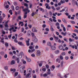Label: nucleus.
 Masks as SVG:
<instances>
[{"instance_id":"5701e85b","label":"nucleus","mask_w":78,"mask_h":78,"mask_svg":"<svg viewBox=\"0 0 78 78\" xmlns=\"http://www.w3.org/2000/svg\"><path fill=\"white\" fill-rule=\"evenodd\" d=\"M3 21V18L2 16H0V22H2Z\"/></svg>"},{"instance_id":"69168bd1","label":"nucleus","mask_w":78,"mask_h":78,"mask_svg":"<svg viewBox=\"0 0 78 78\" xmlns=\"http://www.w3.org/2000/svg\"><path fill=\"white\" fill-rule=\"evenodd\" d=\"M12 48L13 50H15V48H14V46H12Z\"/></svg>"},{"instance_id":"13d9d810","label":"nucleus","mask_w":78,"mask_h":78,"mask_svg":"<svg viewBox=\"0 0 78 78\" xmlns=\"http://www.w3.org/2000/svg\"><path fill=\"white\" fill-rule=\"evenodd\" d=\"M62 15V13H58L57 14L58 16H61Z\"/></svg>"},{"instance_id":"0eeeda50","label":"nucleus","mask_w":78,"mask_h":78,"mask_svg":"<svg viewBox=\"0 0 78 78\" xmlns=\"http://www.w3.org/2000/svg\"><path fill=\"white\" fill-rule=\"evenodd\" d=\"M51 47L52 50H56V47L55 46H51Z\"/></svg>"},{"instance_id":"20e7f679","label":"nucleus","mask_w":78,"mask_h":78,"mask_svg":"<svg viewBox=\"0 0 78 78\" xmlns=\"http://www.w3.org/2000/svg\"><path fill=\"white\" fill-rule=\"evenodd\" d=\"M32 31L33 32H37V30H36L35 27H34L33 28V29L32 30Z\"/></svg>"},{"instance_id":"3c124183","label":"nucleus","mask_w":78,"mask_h":78,"mask_svg":"<svg viewBox=\"0 0 78 78\" xmlns=\"http://www.w3.org/2000/svg\"><path fill=\"white\" fill-rule=\"evenodd\" d=\"M26 70H24V75L25 76V75H26L27 73H26Z\"/></svg>"},{"instance_id":"4c0bfd02","label":"nucleus","mask_w":78,"mask_h":78,"mask_svg":"<svg viewBox=\"0 0 78 78\" xmlns=\"http://www.w3.org/2000/svg\"><path fill=\"white\" fill-rule=\"evenodd\" d=\"M56 26H59V23L58 22H57L55 24Z\"/></svg>"},{"instance_id":"2eb2a0df","label":"nucleus","mask_w":78,"mask_h":78,"mask_svg":"<svg viewBox=\"0 0 78 78\" xmlns=\"http://www.w3.org/2000/svg\"><path fill=\"white\" fill-rule=\"evenodd\" d=\"M18 44L20 45H22V46H24V44H22V42H19L18 43Z\"/></svg>"},{"instance_id":"0e129e2a","label":"nucleus","mask_w":78,"mask_h":78,"mask_svg":"<svg viewBox=\"0 0 78 78\" xmlns=\"http://www.w3.org/2000/svg\"><path fill=\"white\" fill-rule=\"evenodd\" d=\"M9 55H12V56L13 55V54H12V52H9Z\"/></svg>"},{"instance_id":"bb28decb","label":"nucleus","mask_w":78,"mask_h":78,"mask_svg":"<svg viewBox=\"0 0 78 78\" xmlns=\"http://www.w3.org/2000/svg\"><path fill=\"white\" fill-rule=\"evenodd\" d=\"M59 51L58 50H57L55 51V54H58L59 53Z\"/></svg>"},{"instance_id":"603ef678","label":"nucleus","mask_w":78,"mask_h":78,"mask_svg":"<svg viewBox=\"0 0 78 78\" xmlns=\"http://www.w3.org/2000/svg\"><path fill=\"white\" fill-rule=\"evenodd\" d=\"M24 5V6H26V7H28V5L27 3H25Z\"/></svg>"},{"instance_id":"e433bc0d","label":"nucleus","mask_w":78,"mask_h":78,"mask_svg":"<svg viewBox=\"0 0 78 78\" xmlns=\"http://www.w3.org/2000/svg\"><path fill=\"white\" fill-rule=\"evenodd\" d=\"M70 23L73 24H75V22L74 21H70Z\"/></svg>"},{"instance_id":"c9c22d12","label":"nucleus","mask_w":78,"mask_h":78,"mask_svg":"<svg viewBox=\"0 0 78 78\" xmlns=\"http://www.w3.org/2000/svg\"><path fill=\"white\" fill-rule=\"evenodd\" d=\"M34 42L36 43L37 42V38H35L34 39Z\"/></svg>"},{"instance_id":"39448f33","label":"nucleus","mask_w":78,"mask_h":78,"mask_svg":"<svg viewBox=\"0 0 78 78\" xmlns=\"http://www.w3.org/2000/svg\"><path fill=\"white\" fill-rule=\"evenodd\" d=\"M27 11V12H30V11L29 10H28V8H26L24 9H23V11H24V12H25V11Z\"/></svg>"},{"instance_id":"58836bf2","label":"nucleus","mask_w":78,"mask_h":78,"mask_svg":"<svg viewBox=\"0 0 78 78\" xmlns=\"http://www.w3.org/2000/svg\"><path fill=\"white\" fill-rule=\"evenodd\" d=\"M17 78H21V75L19 74L18 76L17 77Z\"/></svg>"},{"instance_id":"79ce46f5","label":"nucleus","mask_w":78,"mask_h":78,"mask_svg":"<svg viewBox=\"0 0 78 78\" xmlns=\"http://www.w3.org/2000/svg\"><path fill=\"white\" fill-rule=\"evenodd\" d=\"M62 54L63 56L66 55V53H65L64 52H62Z\"/></svg>"},{"instance_id":"a211bd4d","label":"nucleus","mask_w":78,"mask_h":78,"mask_svg":"<svg viewBox=\"0 0 78 78\" xmlns=\"http://www.w3.org/2000/svg\"><path fill=\"white\" fill-rule=\"evenodd\" d=\"M61 34H62V35H63V36H66V34H67V32H65V33H64L63 32H62L61 33Z\"/></svg>"},{"instance_id":"a18cd8bd","label":"nucleus","mask_w":78,"mask_h":78,"mask_svg":"<svg viewBox=\"0 0 78 78\" xmlns=\"http://www.w3.org/2000/svg\"><path fill=\"white\" fill-rule=\"evenodd\" d=\"M18 18L19 20H22V18L20 16H19Z\"/></svg>"},{"instance_id":"5fc2aeb1","label":"nucleus","mask_w":78,"mask_h":78,"mask_svg":"<svg viewBox=\"0 0 78 78\" xmlns=\"http://www.w3.org/2000/svg\"><path fill=\"white\" fill-rule=\"evenodd\" d=\"M28 27H29L30 28H31V27H32V25L30 24H29L28 25Z\"/></svg>"},{"instance_id":"f704fd0d","label":"nucleus","mask_w":78,"mask_h":78,"mask_svg":"<svg viewBox=\"0 0 78 78\" xmlns=\"http://www.w3.org/2000/svg\"><path fill=\"white\" fill-rule=\"evenodd\" d=\"M30 73L27 74V75H26V78H28V77H29L30 76Z\"/></svg>"},{"instance_id":"de8ad7c7","label":"nucleus","mask_w":78,"mask_h":78,"mask_svg":"<svg viewBox=\"0 0 78 78\" xmlns=\"http://www.w3.org/2000/svg\"><path fill=\"white\" fill-rule=\"evenodd\" d=\"M74 46L75 47V49L77 50L78 49V48L77 47V46H76V45L74 44Z\"/></svg>"},{"instance_id":"393cba45","label":"nucleus","mask_w":78,"mask_h":78,"mask_svg":"<svg viewBox=\"0 0 78 78\" xmlns=\"http://www.w3.org/2000/svg\"><path fill=\"white\" fill-rule=\"evenodd\" d=\"M62 20L64 23H67V22H66V19H62Z\"/></svg>"},{"instance_id":"f8f14e48","label":"nucleus","mask_w":78,"mask_h":78,"mask_svg":"<svg viewBox=\"0 0 78 78\" xmlns=\"http://www.w3.org/2000/svg\"><path fill=\"white\" fill-rule=\"evenodd\" d=\"M16 63V62H15V61L14 60H12L11 62V65H13L14 64Z\"/></svg>"},{"instance_id":"052dcab7","label":"nucleus","mask_w":78,"mask_h":78,"mask_svg":"<svg viewBox=\"0 0 78 78\" xmlns=\"http://www.w3.org/2000/svg\"><path fill=\"white\" fill-rule=\"evenodd\" d=\"M60 59H61V60H62V59H63V57H62V56L61 55L60 56Z\"/></svg>"},{"instance_id":"f03ea898","label":"nucleus","mask_w":78,"mask_h":78,"mask_svg":"<svg viewBox=\"0 0 78 78\" xmlns=\"http://www.w3.org/2000/svg\"><path fill=\"white\" fill-rule=\"evenodd\" d=\"M32 33H31V31L30 30H28L27 33V35L28 36L30 37L31 36V34Z\"/></svg>"},{"instance_id":"8fccbe9b","label":"nucleus","mask_w":78,"mask_h":78,"mask_svg":"<svg viewBox=\"0 0 78 78\" xmlns=\"http://www.w3.org/2000/svg\"><path fill=\"white\" fill-rule=\"evenodd\" d=\"M49 13L50 16H52V12L51 11H49Z\"/></svg>"},{"instance_id":"37998d69","label":"nucleus","mask_w":78,"mask_h":78,"mask_svg":"<svg viewBox=\"0 0 78 78\" xmlns=\"http://www.w3.org/2000/svg\"><path fill=\"white\" fill-rule=\"evenodd\" d=\"M74 32H76V33H77L78 34V30H76L75 29L74 30Z\"/></svg>"},{"instance_id":"412c9836","label":"nucleus","mask_w":78,"mask_h":78,"mask_svg":"<svg viewBox=\"0 0 78 78\" xmlns=\"http://www.w3.org/2000/svg\"><path fill=\"white\" fill-rule=\"evenodd\" d=\"M63 46L62 45H60L59 46V48L60 50H62L63 49Z\"/></svg>"},{"instance_id":"c03bdc74","label":"nucleus","mask_w":78,"mask_h":78,"mask_svg":"<svg viewBox=\"0 0 78 78\" xmlns=\"http://www.w3.org/2000/svg\"><path fill=\"white\" fill-rule=\"evenodd\" d=\"M64 11H65V9H63L62 10H60V12H64Z\"/></svg>"},{"instance_id":"864d4df0","label":"nucleus","mask_w":78,"mask_h":78,"mask_svg":"<svg viewBox=\"0 0 78 78\" xmlns=\"http://www.w3.org/2000/svg\"><path fill=\"white\" fill-rule=\"evenodd\" d=\"M5 27L6 28H8V24H5Z\"/></svg>"},{"instance_id":"a19ab883","label":"nucleus","mask_w":78,"mask_h":78,"mask_svg":"<svg viewBox=\"0 0 78 78\" xmlns=\"http://www.w3.org/2000/svg\"><path fill=\"white\" fill-rule=\"evenodd\" d=\"M20 55H22V56H23V55H24L23 54V53L22 51H21L20 52Z\"/></svg>"},{"instance_id":"7c9ffc66","label":"nucleus","mask_w":78,"mask_h":78,"mask_svg":"<svg viewBox=\"0 0 78 78\" xmlns=\"http://www.w3.org/2000/svg\"><path fill=\"white\" fill-rule=\"evenodd\" d=\"M50 30L51 31H54V29H53V27L51 26Z\"/></svg>"},{"instance_id":"4d7b16f0","label":"nucleus","mask_w":78,"mask_h":78,"mask_svg":"<svg viewBox=\"0 0 78 78\" xmlns=\"http://www.w3.org/2000/svg\"><path fill=\"white\" fill-rule=\"evenodd\" d=\"M11 36H12V34H10L8 36L9 38L10 39H11Z\"/></svg>"},{"instance_id":"4468645a","label":"nucleus","mask_w":78,"mask_h":78,"mask_svg":"<svg viewBox=\"0 0 78 78\" xmlns=\"http://www.w3.org/2000/svg\"><path fill=\"white\" fill-rule=\"evenodd\" d=\"M63 64H64V61L62 60V61L60 63V65H61L62 67H63L64 66L63 65Z\"/></svg>"},{"instance_id":"c85d7f7f","label":"nucleus","mask_w":78,"mask_h":78,"mask_svg":"<svg viewBox=\"0 0 78 78\" xmlns=\"http://www.w3.org/2000/svg\"><path fill=\"white\" fill-rule=\"evenodd\" d=\"M15 9L16 10H19V6H16L15 8Z\"/></svg>"},{"instance_id":"473e14b6","label":"nucleus","mask_w":78,"mask_h":78,"mask_svg":"<svg viewBox=\"0 0 78 78\" xmlns=\"http://www.w3.org/2000/svg\"><path fill=\"white\" fill-rule=\"evenodd\" d=\"M13 4L15 6H17V3L16 2H14Z\"/></svg>"},{"instance_id":"b1692460","label":"nucleus","mask_w":78,"mask_h":78,"mask_svg":"<svg viewBox=\"0 0 78 78\" xmlns=\"http://www.w3.org/2000/svg\"><path fill=\"white\" fill-rule=\"evenodd\" d=\"M4 69L5 70H8V67L7 66H5L4 67Z\"/></svg>"},{"instance_id":"dca6fc26","label":"nucleus","mask_w":78,"mask_h":78,"mask_svg":"<svg viewBox=\"0 0 78 78\" xmlns=\"http://www.w3.org/2000/svg\"><path fill=\"white\" fill-rule=\"evenodd\" d=\"M56 61V62H58V63H60L61 62V59L59 58H57Z\"/></svg>"},{"instance_id":"f3484780","label":"nucleus","mask_w":78,"mask_h":78,"mask_svg":"<svg viewBox=\"0 0 78 78\" xmlns=\"http://www.w3.org/2000/svg\"><path fill=\"white\" fill-rule=\"evenodd\" d=\"M17 56L19 58H22V56L21 55H20V54L18 53L17 55Z\"/></svg>"},{"instance_id":"f257e3e1","label":"nucleus","mask_w":78,"mask_h":78,"mask_svg":"<svg viewBox=\"0 0 78 78\" xmlns=\"http://www.w3.org/2000/svg\"><path fill=\"white\" fill-rule=\"evenodd\" d=\"M39 62H40L39 63ZM37 64H38V66L40 67H41L42 66V64H43L42 61L37 62Z\"/></svg>"},{"instance_id":"774afa93","label":"nucleus","mask_w":78,"mask_h":78,"mask_svg":"<svg viewBox=\"0 0 78 78\" xmlns=\"http://www.w3.org/2000/svg\"><path fill=\"white\" fill-rule=\"evenodd\" d=\"M32 35V37H34V33H32L31 35Z\"/></svg>"},{"instance_id":"6e6552de","label":"nucleus","mask_w":78,"mask_h":78,"mask_svg":"<svg viewBox=\"0 0 78 78\" xmlns=\"http://www.w3.org/2000/svg\"><path fill=\"white\" fill-rule=\"evenodd\" d=\"M37 56H40L41 55V51L39 50L37 51Z\"/></svg>"},{"instance_id":"cd10ccee","label":"nucleus","mask_w":78,"mask_h":78,"mask_svg":"<svg viewBox=\"0 0 78 78\" xmlns=\"http://www.w3.org/2000/svg\"><path fill=\"white\" fill-rule=\"evenodd\" d=\"M16 60L17 61V63H19V62H20V59L17 57L16 58Z\"/></svg>"},{"instance_id":"aec40b11","label":"nucleus","mask_w":78,"mask_h":78,"mask_svg":"<svg viewBox=\"0 0 78 78\" xmlns=\"http://www.w3.org/2000/svg\"><path fill=\"white\" fill-rule=\"evenodd\" d=\"M5 47H6V48H8V46H9V44H8V43H5Z\"/></svg>"},{"instance_id":"6e6d98bb","label":"nucleus","mask_w":78,"mask_h":78,"mask_svg":"<svg viewBox=\"0 0 78 78\" xmlns=\"http://www.w3.org/2000/svg\"><path fill=\"white\" fill-rule=\"evenodd\" d=\"M63 30L64 31H66V27H64L63 28Z\"/></svg>"},{"instance_id":"e2e57ef3","label":"nucleus","mask_w":78,"mask_h":78,"mask_svg":"<svg viewBox=\"0 0 78 78\" xmlns=\"http://www.w3.org/2000/svg\"><path fill=\"white\" fill-rule=\"evenodd\" d=\"M0 27L1 28H3V26L2 24H0Z\"/></svg>"},{"instance_id":"6ab92c4d","label":"nucleus","mask_w":78,"mask_h":78,"mask_svg":"<svg viewBox=\"0 0 78 78\" xmlns=\"http://www.w3.org/2000/svg\"><path fill=\"white\" fill-rule=\"evenodd\" d=\"M27 71H28L29 73H31V72H32V69L31 68H28L27 69Z\"/></svg>"},{"instance_id":"338daca9","label":"nucleus","mask_w":78,"mask_h":78,"mask_svg":"<svg viewBox=\"0 0 78 78\" xmlns=\"http://www.w3.org/2000/svg\"><path fill=\"white\" fill-rule=\"evenodd\" d=\"M58 76H59V77H60V78H62V77H61V75L60 74H58Z\"/></svg>"},{"instance_id":"1a4fd4ad","label":"nucleus","mask_w":78,"mask_h":78,"mask_svg":"<svg viewBox=\"0 0 78 78\" xmlns=\"http://www.w3.org/2000/svg\"><path fill=\"white\" fill-rule=\"evenodd\" d=\"M54 37L55 39V42H58V40L59 39V38H58V37H56L55 35H54Z\"/></svg>"},{"instance_id":"423d86ee","label":"nucleus","mask_w":78,"mask_h":78,"mask_svg":"<svg viewBox=\"0 0 78 78\" xmlns=\"http://www.w3.org/2000/svg\"><path fill=\"white\" fill-rule=\"evenodd\" d=\"M47 45L48 46H49L50 47H51V43L50 41H48L47 43Z\"/></svg>"},{"instance_id":"ddd939ff","label":"nucleus","mask_w":78,"mask_h":78,"mask_svg":"<svg viewBox=\"0 0 78 78\" xmlns=\"http://www.w3.org/2000/svg\"><path fill=\"white\" fill-rule=\"evenodd\" d=\"M16 70L15 69H10V71L12 72V73L16 72Z\"/></svg>"},{"instance_id":"2f4dec72","label":"nucleus","mask_w":78,"mask_h":78,"mask_svg":"<svg viewBox=\"0 0 78 78\" xmlns=\"http://www.w3.org/2000/svg\"><path fill=\"white\" fill-rule=\"evenodd\" d=\"M11 8L12 10H13V11H14L15 9H14V6L13 5L12 6Z\"/></svg>"},{"instance_id":"bf43d9fd","label":"nucleus","mask_w":78,"mask_h":78,"mask_svg":"<svg viewBox=\"0 0 78 78\" xmlns=\"http://www.w3.org/2000/svg\"><path fill=\"white\" fill-rule=\"evenodd\" d=\"M23 23V22H20V23H19V25H21V24H22Z\"/></svg>"},{"instance_id":"4be33fe9","label":"nucleus","mask_w":78,"mask_h":78,"mask_svg":"<svg viewBox=\"0 0 78 78\" xmlns=\"http://www.w3.org/2000/svg\"><path fill=\"white\" fill-rule=\"evenodd\" d=\"M69 75V74H66V75H65L64 76V77L65 78H67L68 77V75Z\"/></svg>"},{"instance_id":"c756f323","label":"nucleus","mask_w":78,"mask_h":78,"mask_svg":"<svg viewBox=\"0 0 78 78\" xmlns=\"http://www.w3.org/2000/svg\"><path fill=\"white\" fill-rule=\"evenodd\" d=\"M2 33L3 34H5L6 33V32L3 30H2Z\"/></svg>"},{"instance_id":"72a5a7b5","label":"nucleus","mask_w":78,"mask_h":78,"mask_svg":"<svg viewBox=\"0 0 78 78\" xmlns=\"http://www.w3.org/2000/svg\"><path fill=\"white\" fill-rule=\"evenodd\" d=\"M17 75H18V73H15V75H14V77H16V76H17Z\"/></svg>"},{"instance_id":"680f3d73","label":"nucleus","mask_w":78,"mask_h":78,"mask_svg":"<svg viewBox=\"0 0 78 78\" xmlns=\"http://www.w3.org/2000/svg\"><path fill=\"white\" fill-rule=\"evenodd\" d=\"M2 15H3V17L4 18H5V17H6V15L4 13L2 14Z\"/></svg>"},{"instance_id":"9b49d317","label":"nucleus","mask_w":78,"mask_h":78,"mask_svg":"<svg viewBox=\"0 0 78 78\" xmlns=\"http://www.w3.org/2000/svg\"><path fill=\"white\" fill-rule=\"evenodd\" d=\"M35 51V49H32L31 50H30V49H29L28 50V52L29 53H31V52H33V51Z\"/></svg>"},{"instance_id":"a878e982","label":"nucleus","mask_w":78,"mask_h":78,"mask_svg":"<svg viewBox=\"0 0 78 78\" xmlns=\"http://www.w3.org/2000/svg\"><path fill=\"white\" fill-rule=\"evenodd\" d=\"M26 42H27V46H29L30 45V42L28 41H26Z\"/></svg>"},{"instance_id":"49530a36","label":"nucleus","mask_w":78,"mask_h":78,"mask_svg":"<svg viewBox=\"0 0 78 78\" xmlns=\"http://www.w3.org/2000/svg\"><path fill=\"white\" fill-rule=\"evenodd\" d=\"M60 3L62 4L64 3H65V1L61 0L60 1Z\"/></svg>"},{"instance_id":"7ed1b4c3","label":"nucleus","mask_w":78,"mask_h":78,"mask_svg":"<svg viewBox=\"0 0 78 78\" xmlns=\"http://www.w3.org/2000/svg\"><path fill=\"white\" fill-rule=\"evenodd\" d=\"M25 68V67H23V68H22V67H21L20 68V71L21 73H23V71H24V70L23 69V68Z\"/></svg>"},{"instance_id":"ea45409f","label":"nucleus","mask_w":78,"mask_h":78,"mask_svg":"<svg viewBox=\"0 0 78 78\" xmlns=\"http://www.w3.org/2000/svg\"><path fill=\"white\" fill-rule=\"evenodd\" d=\"M27 17V15H24V16L23 18L24 19H26Z\"/></svg>"},{"instance_id":"09e8293b","label":"nucleus","mask_w":78,"mask_h":78,"mask_svg":"<svg viewBox=\"0 0 78 78\" xmlns=\"http://www.w3.org/2000/svg\"><path fill=\"white\" fill-rule=\"evenodd\" d=\"M0 54L1 55H4V52L3 51L1 52Z\"/></svg>"},{"instance_id":"9d476101","label":"nucleus","mask_w":78,"mask_h":78,"mask_svg":"<svg viewBox=\"0 0 78 78\" xmlns=\"http://www.w3.org/2000/svg\"><path fill=\"white\" fill-rule=\"evenodd\" d=\"M26 58L27 61V62H31V60L30 58H27V56H26Z\"/></svg>"}]
</instances>
